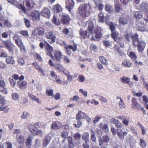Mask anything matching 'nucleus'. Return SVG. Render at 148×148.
I'll return each instance as SVG.
<instances>
[{"mask_svg": "<svg viewBox=\"0 0 148 148\" xmlns=\"http://www.w3.org/2000/svg\"><path fill=\"white\" fill-rule=\"evenodd\" d=\"M9 108L7 106H2L0 107V111H3L5 113L7 112Z\"/></svg>", "mask_w": 148, "mask_h": 148, "instance_id": "a18cd8bd", "label": "nucleus"}, {"mask_svg": "<svg viewBox=\"0 0 148 148\" xmlns=\"http://www.w3.org/2000/svg\"><path fill=\"white\" fill-rule=\"evenodd\" d=\"M120 4L119 3H115L114 10L116 13H119L121 10Z\"/></svg>", "mask_w": 148, "mask_h": 148, "instance_id": "58836bf2", "label": "nucleus"}, {"mask_svg": "<svg viewBox=\"0 0 148 148\" xmlns=\"http://www.w3.org/2000/svg\"><path fill=\"white\" fill-rule=\"evenodd\" d=\"M122 82L125 84H127L130 87H132L133 85V83L132 82L130 81V79L129 78L125 76H123L121 78Z\"/></svg>", "mask_w": 148, "mask_h": 148, "instance_id": "f8f14e48", "label": "nucleus"}, {"mask_svg": "<svg viewBox=\"0 0 148 148\" xmlns=\"http://www.w3.org/2000/svg\"><path fill=\"white\" fill-rule=\"evenodd\" d=\"M77 120V123L74 124V125L77 128L79 127L82 125V121L81 119H76Z\"/></svg>", "mask_w": 148, "mask_h": 148, "instance_id": "4d7b16f0", "label": "nucleus"}, {"mask_svg": "<svg viewBox=\"0 0 148 148\" xmlns=\"http://www.w3.org/2000/svg\"><path fill=\"white\" fill-rule=\"evenodd\" d=\"M20 33L22 36L26 37H29V35L28 34V32L26 30H22L19 32Z\"/></svg>", "mask_w": 148, "mask_h": 148, "instance_id": "8fccbe9b", "label": "nucleus"}, {"mask_svg": "<svg viewBox=\"0 0 148 148\" xmlns=\"http://www.w3.org/2000/svg\"><path fill=\"white\" fill-rule=\"evenodd\" d=\"M66 8L71 12L74 5V2L73 0H66Z\"/></svg>", "mask_w": 148, "mask_h": 148, "instance_id": "9b49d317", "label": "nucleus"}, {"mask_svg": "<svg viewBox=\"0 0 148 148\" xmlns=\"http://www.w3.org/2000/svg\"><path fill=\"white\" fill-rule=\"evenodd\" d=\"M32 65L34 66L35 69L39 72L43 76H45L46 75L47 77V75L45 73V71L42 69L41 66H40L36 62H34L32 64Z\"/></svg>", "mask_w": 148, "mask_h": 148, "instance_id": "1a4fd4ad", "label": "nucleus"}, {"mask_svg": "<svg viewBox=\"0 0 148 148\" xmlns=\"http://www.w3.org/2000/svg\"><path fill=\"white\" fill-rule=\"evenodd\" d=\"M101 119V117L100 116H96L94 118V119L93 121V124L95 125Z\"/></svg>", "mask_w": 148, "mask_h": 148, "instance_id": "6e6d98bb", "label": "nucleus"}, {"mask_svg": "<svg viewBox=\"0 0 148 148\" xmlns=\"http://www.w3.org/2000/svg\"><path fill=\"white\" fill-rule=\"evenodd\" d=\"M61 19L62 23L65 24H67L69 22L70 20V18L67 14L63 15L61 17Z\"/></svg>", "mask_w": 148, "mask_h": 148, "instance_id": "412c9836", "label": "nucleus"}, {"mask_svg": "<svg viewBox=\"0 0 148 148\" xmlns=\"http://www.w3.org/2000/svg\"><path fill=\"white\" fill-rule=\"evenodd\" d=\"M6 62L8 64H14L15 60L13 57L11 56H7L6 59Z\"/></svg>", "mask_w": 148, "mask_h": 148, "instance_id": "bb28decb", "label": "nucleus"}, {"mask_svg": "<svg viewBox=\"0 0 148 148\" xmlns=\"http://www.w3.org/2000/svg\"><path fill=\"white\" fill-rule=\"evenodd\" d=\"M73 137L75 140L76 141V142L77 143L79 141L81 136V135L79 133H75L74 134Z\"/></svg>", "mask_w": 148, "mask_h": 148, "instance_id": "4c0bfd02", "label": "nucleus"}, {"mask_svg": "<svg viewBox=\"0 0 148 148\" xmlns=\"http://www.w3.org/2000/svg\"><path fill=\"white\" fill-rule=\"evenodd\" d=\"M36 32H38L40 36L42 35L44 33L45 30L42 27L37 28L36 29Z\"/></svg>", "mask_w": 148, "mask_h": 148, "instance_id": "79ce46f5", "label": "nucleus"}, {"mask_svg": "<svg viewBox=\"0 0 148 148\" xmlns=\"http://www.w3.org/2000/svg\"><path fill=\"white\" fill-rule=\"evenodd\" d=\"M24 20L25 21V23L26 26L28 28L30 27L31 25L30 21L26 18H24Z\"/></svg>", "mask_w": 148, "mask_h": 148, "instance_id": "052dcab7", "label": "nucleus"}, {"mask_svg": "<svg viewBox=\"0 0 148 148\" xmlns=\"http://www.w3.org/2000/svg\"><path fill=\"white\" fill-rule=\"evenodd\" d=\"M41 14L44 17L49 18L51 15L50 10L48 8H44L41 12Z\"/></svg>", "mask_w": 148, "mask_h": 148, "instance_id": "2eb2a0df", "label": "nucleus"}, {"mask_svg": "<svg viewBox=\"0 0 148 148\" xmlns=\"http://www.w3.org/2000/svg\"><path fill=\"white\" fill-rule=\"evenodd\" d=\"M16 137L18 143L21 146H23L24 140V137L21 135H17Z\"/></svg>", "mask_w": 148, "mask_h": 148, "instance_id": "cd10ccee", "label": "nucleus"}, {"mask_svg": "<svg viewBox=\"0 0 148 148\" xmlns=\"http://www.w3.org/2000/svg\"><path fill=\"white\" fill-rule=\"evenodd\" d=\"M64 47L66 50L70 49H72L73 51H75L77 49V45L75 44H73L72 46L70 45L69 46L66 45H64Z\"/></svg>", "mask_w": 148, "mask_h": 148, "instance_id": "b1692460", "label": "nucleus"}, {"mask_svg": "<svg viewBox=\"0 0 148 148\" xmlns=\"http://www.w3.org/2000/svg\"><path fill=\"white\" fill-rule=\"evenodd\" d=\"M17 85L21 89L27 85V83L25 81L22 82L17 81Z\"/></svg>", "mask_w": 148, "mask_h": 148, "instance_id": "2f4dec72", "label": "nucleus"}, {"mask_svg": "<svg viewBox=\"0 0 148 148\" xmlns=\"http://www.w3.org/2000/svg\"><path fill=\"white\" fill-rule=\"evenodd\" d=\"M3 44L5 48L10 51V52L13 53L14 46L11 42L10 41L7 40L4 41Z\"/></svg>", "mask_w": 148, "mask_h": 148, "instance_id": "0eeeda50", "label": "nucleus"}, {"mask_svg": "<svg viewBox=\"0 0 148 148\" xmlns=\"http://www.w3.org/2000/svg\"><path fill=\"white\" fill-rule=\"evenodd\" d=\"M44 44L46 45L45 48L47 51V55L53 59V56L52 55V53L53 51L52 47H51L47 41H45V42Z\"/></svg>", "mask_w": 148, "mask_h": 148, "instance_id": "6e6552de", "label": "nucleus"}, {"mask_svg": "<svg viewBox=\"0 0 148 148\" xmlns=\"http://www.w3.org/2000/svg\"><path fill=\"white\" fill-rule=\"evenodd\" d=\"M140 141L139 145L140 146L143 148L145 147L146 146V143L145 141L142 139H140Z\"/></svg>", "mask_w": 148, "mask_h": 148, "instance_id": "13d9d810", "label": "nucleus"}, {"mask_svg": "<svg viewBox=\"0 0 148 148\" xmlns=\"http://www.w3.org/2000/svg\"><path fill=\"white\" fill-rule=\"evenodd\" d=\"M91 131V140L93 142H95L96 140V138L95 135V132L92 129Z\"/></svg>", "mask_w": 148, "mask_h": 148, "instance_id": "e433bc0d", "label": "nucleus"}, {"mask_svg": "<svg viewBox=\"0 0 148 148\" xmlns=\"http://www.w3.org/2000/svg\"><path fill=\"white\" fill-rule=\"evenodd\" d=\"M40 17V14L39 12L37 10H36L33 12L32 15V19L33 21L38 19Z\"/></svg>", "mask_w": 148, "mask_h": 148, "instance_id": "393cba45", "label": "nucleus"}, {"mask_svg": "<svg viewBox=\"0 0 148 148\" xmlns=\"http://www.w3.org/2000/svg\"><path fill=\"white\" fill-rule=\"evenodd\" d=\"M61 136L62 138H66L68 137V132L67 131H63L61 132Z\"/></svg>", "mask_w": 148, "mask_h": 148, "instance_id": "09e8293b", "label": "nucleus"}, {"mask_svg": "<svg viewBox=\"0 0 148 148\" xmlns=\"http://www.w3.org/2000/svg\"><path fill=\"white\" fill-rule=\"evenodd\" d=\"M119 22L120 23L123 25H125L127 23V19L123 17H121L119 18Z\"/></svg>", "mask_w": 148, "mask_h": 148, "instance_id": "c03bdc74", "label": "nucleus"}, {"mask_svg": "<svg viewBox=\"0 0 148 148\" xmlns=\"http://www.w3.org/2000/svg\"><path fill=\"white\" fill-rule=\"evenodd\" d=\"M5 82L3 80H1L0 81V86L2 87L3 88V89L0 88V90L3 93L7 94L8 93L7 89L5 87Z\"/></svg>", "mask_w": 148, "mask_h": 148, "instance_id": "6ab92c4d", "label": "nucleus"}, {"mask_svg": "<svg viewBox=\"0 0 148 148\" xmlns=\"http://www.w3.org/2000/svg\"><path fill=\"white\" fill-rule=\"evenodd\" d=\"M116 99L117 100V102L119 103L118 104L120 108H124L125 107V105L121 98L120 97H116Z\"/></svg>", "mask_w": 148, "mask_h": 148, "instance_id": "5701e85b", "label": "nucleus"}, {"mask_svg": "<svg viewBox=\"0 0 148 148\" xmlns=\"http://www.w3.org/2000/svg\"><path fill=\"white\" fill-rule=\"evenodd\" d=\"M103 44L106 47L112 46V44L107 40L104 41L103 42Z\"/></svg>", "mask_w": 148, "mask_h": 148, "instance_id": "680f3d73", "label": "nucleus"}, {"mask_svg": "<svg viewBox=\"0 0 148 148\" xmlns=\"http://www.w3.org/2000/svg\"><path fill=\"white\" fill-rule=\"evenodd\" d=\"M91 8L89 3L81 4L77 10V12L81 17L85 18L88 17L90 14V10Z\"/></svg>", "mask_w": 148, "mask_h": 148, "instance_id": "f03ea898", "label": "nucleus"}, {"mask_svg": "<svg viewBox=\"0 0 148 148\" xmlns=\"http://www.w3.org/2000/svg\"><path fill=\"white\" fill-rule=\"evenodd\" d=\"M99 21V22H104V17L103 14L102 13H100L98 15Z\"/></svg>", "mask_w": 148, "mask_h": 148, "instance_id": "49530a36", "label": "nucleus"}, {"mask_svg": "<svg viewBox=\"0 0 148 148\" xmlns=\"http://www.w3.org/2000/svg\"><path fill=\"white\" fill-rule=\"evenodd\" d=\"M121 64L124 67L130 68L132 66V63L129 60H126L122 62Z\"/></svg>", "mask_w": 148, "mask_h": 148, "instance_id": "4be33fe9", "label": "nucleus"}, {"mask_svg": "<svg viewBox=\"0 0 148 148\" xmlns=\"http://www.w3.org/2000/svg\"><path fill=\"white\" fill-rule=\"evenodd\" d=\"M38 129L34 126H32L29 129L30 131L34 135H36V132Z\"/></svg>", "mask_w": 148, "mask_h": 148, "instance_id": "a19ab883", "label": "nucleus"}, {"mask_svg": "<svg viewBox=\"0 0 148 148\" xmlns=\"http://www.w3.org/2000/svg\"><path fill=\"white\" fill-rule=\"evenodd\" d=\"M5 25L8 28H10L11 27V23L8 20H5L4 23Z\"/></svg>", "mask_w": 148, "mask_h": 148, "instance_id": "69168bd1", "label": "nucleus"}, {"mask_svg": "<svg viewBox=\"0 0 148 148\" xmlns=\"http://www.w3.org/2000/svg\"><path fill=\"white\" fill-rule=\"evenodd\" d=\"M29 114L27 112H24L21 116V118L23 119H25L29 117Z\"/></svg>", "mask_w": 148, "mask_h": 148, "instance_id": "de8ad7c7", "label": "nucleus"}, {"mask_svg": "<svg viewBox=\"0 0 148 148\" xmlns=\"http://www.w3.org/2000/svg\"><path fill=\"white\" fill-rule=\"evenodd\" d=\"M122 122L124 124L127 126L128 125L129 118L128 117L125 116Z\"/></svg>", "mask_w": 148, "mask_h": 148, "instance_id": "5fc2aeb1", "label": "nucleus"}, {"mask_svg": "<svg viewBox=\"0 0 148 148\" xmlns=\"http://www.w3.org/2000/svg\"><path fill=\"white\" fill-rule=\"evenodd\" d=\"M9 80L10 83L11 85L12 86L14 87L16 83V81L14 79H13V78H12L11 77L10 78Z\"/></svg>", "mask_w": 148, "mask_h": 148, "instance_id": "338daca9", "label": "nucleus"}, {"mask_svg": "<svg viewBox=\"0 0 148 148\" xmlns=\"http://www.w3.org/2000/svg\"><path fill=\"white\" fill-rule=\"evenodd\" d=\"M40 140L39 139H36L35 140V144L34 147L35 148H38L40 147L41 145Z\"/></svg>", "mask_w": 148, "mask_h": 148, "instance_id": "603ef678", "label": "nucleus"}, {"mask_svg": "<svg viewBox=\"0 0 148 148\" xmlns=\"http://www.w3.org/2000/svg\"><path fill=\"white\" fill-rule=\"evenodd\" d=\"M88 31H80V34L81 37L83 38H89L90 34L92 36L91 39L96 40L101 36V29L99 27H95L92 22L89 23Z\"/></svg>", "mask_w": 148, "mask_h": 148, "instance_id": "f257e3e1", "label": "nucleus"}, {"mask_svg": "<svg viewBox=\"0 0 148 148\" xmlns=\"http://www.w3.org/2000/svg\"><path fill=\"white\" fill-rule=\"evenodd\" d=\"M62 126V123L60 121H56L53 122L51 126L52 130H57L59 129Z\"/></svg>", "mask_w": 148, "mask_h": 148, "instance_id": "ddd939ff", "label": "nucleus"}, {"mask_svg": "<svg viewBox=\"0 0 148 148\" xmlns=\"http://www.w3.org/2000/svg\"><path fill=\"white\" fill-rule=\"evenodd\" d=\"M53 10L54 12L58 13L62 11V8L59 5L57 4L53 6Z\"/></svg>", "mask_w": 148, "mask_h": 148, "instance_id": "c756f323", "label": "nucleus"}, {"mask_svg": "<svg viewBox=\"0 0 148 148\" xmlns=\"http://www.w3.org/2000/svg\"><path fill=\"white\" fill-rule=\"evenodd\" d=\"M74 147V144L72 141V138L71 137H69L68 138V146H66L67 148H73Z\"/></svg>", "mask_w": 148, "mask_h": 148, "instance_id": "72a5a7b5", "label": "nucleus"}, {"mask_svg": "<svg viewBox=\"0 0 148 148\" xmlns=\"http://www.w3.org/2000/svg\"><path fill=\"white\" fill-rule=\"evenodd\" d=\"M54 60L58 61L62 58V53L59 50H56L54 53Z\"/></svg>", "mask_w": 148, "mask_h": 148, "instance_id": "aec40b11", "label": "nucleus"}, {"mask_svg": "<svg viewBox=\"0 0 148 148\" xmlns=\"http://www.w3.org/2000/svg\"><path fill=\"white\" fill-rule=\"evenodd\" d=\"M100 61L103 64H106V60L105 58L103 56H100L99 58Z\"/></svg>", "mask_w": 148, "mask_h": 148, "instance_id": "e2e57ef3", "label": "nucleus"}, {"mask_svg": "<svg viewBox=\"0 0 148 148\" xmlns=\"http://www.w3.org/2000/svg\"><path fill=\"white\" fill-rule=\"evenodd\" d=\"M110 140V138L108 136L105 135L102 137H100L99 139V146L103 147L106 145V143H108Z\"/></svg>", "mask_w": 148, "mask_h": 148, "instance_id": "39448f33", "label": "nucleus"}, {"mask_svg": "<svg viewBox=\"0 0 148 148\" xmlns=\"http://www.w3.org/2000/svg\"><path fill=\"white\" fill-rule=\"evenodd\" d=\"M125 37L126 39L130 41V38H131V33L130 32H125L124 33Z\"/></svg>", "mask_w": 148, "mask_h": 148, "instance_id": "3c124183", "label": "nucleus"}, {"mask_svg": "<svg viewBox=\"0 0 148 148\" xmlns=\"http://www.w3.org/2000/svg\"><path fill=\"white\" fill-rule=\"evenodd\" d=\"M117 135L121 139L123 140L124 139V136H126L127 132H123L122 130L119 129H116Z\"/></svg>", "mask_w": 148, "mask_h": 148, "instance_id": "4468645a", "label": "nucleus"}, {"mask_svg": "<svg viewBox=\"0 0 148 148\" xmlns=\"http://www.w3.org/2000/svg\"><path fill=\"white\" fill-rule=\"evenodd\" d=\"M148 22V20L147 18H144L140 20L137 21L136 24L137 29L139 31L144 32L146 31V29L144 27L146 23Z\"/></svg>", "mask_w": 148, "mask_h": 148, "instance_id": "7ed1b4c3", "label": "nucleus"}, {"mask_svg": "<svg viewBox=\"0 0 148 148\" xmlns=\"http://www.w3.org/2000/svg\"><path fill=\"white\" fill-rule=\"evenodd\" d=\"M138 35L137 34H135L131 36V38L133 41V44L135 46L137 45V43L136 42L138 41Z\"/></svg>", "mask_w": 148, "mask_h": 148, "instance_id": "c9c22d12", "label": "nucleus"}, {"mask_svg": "<svg viewBox=\"0 0 148 148\" xmlns=\"http://www.w3.org/2000/svg\"><path fill=\"white\" fill-rule=\"evenodd\" d=\"M12 97L13 99L15 100H18L19 98L18 95L16 93H14L12 94Z\"/></svg>", "mask_w": 148, "mask_h": 148, "instance_id": "774afa93", "label": "nucleus"}, {"mask_svg": "<svg viewBox=\"0 0 148 148\" xmlns=\"http://www.w3.org/2000/svg\"><path fill=\"white\" fill-rule=\"evenodd\" d=\"M32 138L31 136H28L27 139L26 143V146L28 148H30L32 145L31 142L32 140Z\"/></svg>", "mask_w": 148, "mask_h": 148, "instance_id": "7c9ffc66", "label": "nucleus"}, {"mask_svg": "<svg viewBox=\"0 0 148 148\" xmlns=\"http://www.w3.org/2000/svg\"><path fill=\"white\" fill-rule=\"evenodd\" d=\"M131 102L132 103L131 106L133 109H136L137 110L140 109V110H144L143 108L141 107L137 102L136 98H132V99Z\"/></svg>", "mask_w": 148, "mask_h": 148, "instance_id": "423d86ee", "label": "nucleus"}, {"mask_svg": "<svg viewBox=\"0 0 148 148\" xmlns=\"http://www.w3.org/2000/svg\"><path fill=\"white\" fill-rule=\"evenodd\" d=\"M110 28L111 31V33L113 32L116 31V30L115 27L112 23H111L110 25Z\"/></svg>", "mask_w": 148, "mask_h": 148, "instance_id": "0e129e2a", "label": "nucleus"}, {"mask_svg": "<svg viewBox=\"0 0 148 148\" xmlns=\"http://www.w3.org/2000/svg\"><path fill=\"white\" fill-rule=\"evenodd\" d=\"M142 13L141 11H137L134 14V17L137 19L141 18L142 17Z\"/></svg>", "mask_w": 148, "mask_h": 148, "instance_id": "ea45409f", "label": "nucleus"}, {"mask_svg": "<svg viewBox=\"0 0 148 148\" xmlns=\"http://www.w3.org/2000/svg\"><path fill=\"white\" fill-rule=\"evenodd\" d=\"M105 9L109 13H111L114 12L112 6L109 5H106L105 7Z\"/></svg>", "mask_w": 148, "mask_h": 148, "instance_id": "473e14b6", "label": "nucleus"}, {"mask_svg": "<svg viewBox=\"0 0 148 148\" xmlns=\"http://www.w3.org/2000/svg\"><path fill=\"white\" fill-rule=\"evenodd\" d=\"M99 126L105 132H107L108 131V127L106 125L103 124L101 123L99 125Z\"/></svg>", "mask_w": 148, "mask_h": 148, "instance_id": "f704fd0d", "label": "nucleus"}, {"mask_svg": "<svg viewBox=\"0 0 148 148\" xmlns=\"http://www.w3.org/2000/svg\"><path fill=\"white\" fill-rule=\"evenodd\" d=\"M111 35V37L114 39L115 41L119 42L122 40V37L119 36V33L117 31L112 32Z\"/></svg>", "mask_w": 148, "mask_h": 148, "instance_id": "9d476101", "label": "nucleus"}, {"mask_svg": "<svg viewBox=\"0 0 148 148\" xmlns=\"http://www.w3.org/2000/svg\"><path fill=\"white\" fill-rule=\"evenodd\" d=\"M82 139L85 140V143H88L89 142V134L88 132H85L82 135Z\"/></svg>", "mask_w": 148, "mask_h": 148, "instance_id": "c85d7f7f", "label": "nucleus"}, {"mask_svg": "<svg viewBox=\"0 0 148 148\" xmlns=\"http://www.w3.org/2000/svg\"><path fill=\"white\" fill-rule=\"evenodd\" d=\"M52 22L56 25H58L60 24L59 20L55 16H54L52 20Z\"/></svg>", "mask_w": 148, "mask_h": 148, "instance_id": "37998d69", "label": "nucleus"}, {"mask_svg": "<svg viewBox=\"0 0 148 148\" xmlns=\"http://www.w3.org/2000/svg\"><path fill=\"white\" fill-rule=\"evenodd\" d=\"M145 43L143 41H141L138 42V51H143L145 46Z\"/></svg>", "mask_w": 148, "mask_h": 148, "instance_id": "a878e982", "label": "nucleus"}, {"mask_svg": "<svg viewBox=\"0 0 148 148\" xmlns=\"http://www.w3.org/2000/svg\"><path fill=\"white\" fill-rule=\"evenodd\" d=\"M140 6L142 11L145 12L148 18V3L143 2L140 5Z\"/></svg>", "mask_w": 148, "mask_h": 148, "instance_id": "f3484780", "label": "nucleus"}, {"mask_svg": "<svg viewBox=\"0 0 148 148\" xmlns=\"http://www.w3.org/2000/svg\"><path fill=\"white\" fill-rule=\"evenodd\" d=\"M46 92L49 96H52L53 97H54L53 95V90L51 89H48L46 90Z\"/></svg>", "mask_w": 148, "mask_h": 148, "instance_id": "864d4df0", "label": "nucleus"}, {"mask_svg": "<svg viewBox=\"0 0 148 148\" xmlns=\"http://www.w3.org/2000/svg\"><path fill=\"white\" fill-rule=\"evenodd\" d=\"M87 115L81 111H79L76 116V119H83L86 118Z\"/></svg>", "mask_w": 148, "mask_h": 148, "instance_id": "dca6fc26", "label": "nucleus"}, {"mask_svg": "<svg viewBox=\"0 0 148 148\" xmlns=\"http://www.w3.org/2000/svg\"><path fill=\"white\" fill-rule=\"evenodd\" d=\"M45 35L47 38L51 40L50 41H49L51 44H52L55 42L56 37L55 34H53L52 31L47 30L45 33Z\"/></svg>", "mask_w": 148, "mask_h": 148, "instance_id": "20e7f679", "label": "nucleus"}, {"mask_svg": "<svg viewBox=\"0 0 148 148\" xmlns=\"http://www.w3.org/2000/svg\"><path fill=\"white\" fill-rule=\"evenodd\" d=\"M53 79H54L55 81L58 84H60L62 82V80L60 79L59 76L57 75L53 78Z\"/></svg>", "mask_w": 148, "mask_h": 148, "instance_id": "bf43d9fd", "label": "nucleus"}, {"mask_svg": "<svg viewBox=\"0 0 148 148\" xmlns=\"http://www.w3.org/2000/svg\"><path fill=\"white\" fill-rule=\"evenodd\" d=\"M51 138L49 136H47L43 140L42 146L43 147L46 148L47 146L50 143Z\"/></svg>", "mask_w": 148, "mask_h": 148, "instance_id": "a211bd4d", "label": "nucleus"}]
</instances>
